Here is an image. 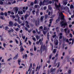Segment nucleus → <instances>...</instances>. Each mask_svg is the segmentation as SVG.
Wrapping results in <instances>:
<instances>
[{"instance_id":"c9c22d12","label":"nucleus","mask_w":74,"mask_h":74,"mask_svg":"<svg viewBox=\"0 0 74 74\" xmlns=\"http://www.w3.org/2000/svg\"><path fill=\"white\" fill-rule=\"evenodd\" d=\"M35 25L36 26H38V25L37 24V21H35Z\"/></svg>"},{"instance_id":"8fccbe9b","label":"nucleus","mask_w":74,"mask_h":74,"mask_svg":"<svg viewBox=\"0 0 74 74\" xmlns=\"http://www.w3.org/2000/svg\"><path fill=\"white\" fill-rule=\"evenodd\" d=\"M0 19H3V20H4V18H3V16H1L0 17Z\"/></svg>"},{"instance_id":"72a5a7b5","label":"nucleus","mask_w":74,"mask_h":74,"mask_svg":"<svg viewBox=\"0 0 74 74\" xmlns=\"http://www.w3.org/2000/svg\"><path fill=\"white\" fill-rule=\"evenodd\" d=\"M56 49H54L53 50V53H56Z\"/></svg>"},{"instance_id":"c85d7f7f","label":"nucleus","mask_w":74,"mask_h":74,"mask_svg":"<svg viewBox=\"0 0 74 74\" xmlns=\"http://www.w3.org/2000/svg\"><path fill=\"white\" fill-rule=\"evenodd\" d=\"M34 50L35 51H36V50H37V48H36V47L35 46H34Z\"/></svg>"},{"instance_id":"a211bd4d","label":"nucleus","mask_w":74,"mask_h":74,"mask_svg":"<svg viewBox=\"0 0 74 74\" xmlns=\"http://www.w3.org/2000/svg\"><path fill=\"white\" fill-rule=\"evenodd\" d=\"M49 33H47V40H49Z\"/></svg>"},{"instance_id":"864d4df0","label":"nucleus","mask_w":74,"mask_h":74,"mask_svg":"<svg viewBox=\"0 0 74 74\" xmlns=\"http://www.w3.org/2000/svg\"><path fill=\"white\" fill-rule=\"evenodd\" d=\"M60 30H61V32H63V31H64L63 29L62 28H61Z\"/></svg>"},{"instance_id":"2f4dec72","label":"nucleus","mask_w":74,"mask_h":74,"mask_svg":"<svg viewBox=\"0 0 74 74\" xmlns=\"http://www.w3.org/2000/svg\"><path fill=\"white\" fill-rule=\"evenodd\" d=\"M43 29V27L42 26H41L39 27V30H40V29Z\"/></svg>"},{"instance_id":"4468645a","label":"nucleus","mask_w":74,"mask_h":74,"mask_svg":"<svg viewBox=\"0 0 74 74\" xmlns=\"http://www.w3.org/2000/svg\"><path fill=\"white\" fill-rule=\"evenodd\" d=\"M20 48L21 51H24V49H23V47L22 46H21L20 47Z\"/></svg>"},{"instance_id":"ddd939ff","label":"nucleus","mask_w":74,"mask_h":74,"mask_svg":"<svg viewBox=\"0 0 74 74\" xmlns=\"http://www.w3.org/2000/svg\"><path fill=\"white\" fill-rule=\"evenodd\" d=\"M67 3L68 2L66 0H64L63 1V4H64V5H66V4H67Z\"/></svg>"},{"instance_id":"4c0bfd02","label":"nucleus","mask_w":74,"mask_h":74,"mask_svg":"<svg viewBox=\"0 0 74 74\" xmlns=\"http://www.w3.org/2000/svg\"><path fill=\"white\" fill-rule=\"evenodd\" d=\"M26 26L27 27H28V28H30V27L29 26V24H26Z\"/></svg>"},{"instance_id":"2eb2a0df","label":"nucleus","mask_w":74,"mask_h":74,"mask_svg":"<svg viewBox=\"0 0 74 74\" xmlns=\"http://www.w3.org/2000/svg\"><path fill=\"white\" fill-rule=\"evenodd\" d=\"M18 14H19L20 15H22L23 13L22 11H18Z\"/></svg>"},{"instance_id":"c03bdc74","label":"nucleus","mask_w":74,"mask_h":74,"mask_svg":"<svg viewBox=\"0 0 74 74\" xmlns=\"http://www.w3.org/2000/svg\"><path fill=\"white\" fill-rule=\"evenodd\" d=\"M5 16H7V12H5L4 13Z\"/></svg>"},{"instance_id":"39448f33","label":"nucleus","mask_w":74,"mask_h":74,"mask_svg":"<svg viewBox=\"0 0 74 74\" xmlns=\"http://www.w3.org/2000/svg\"><path fill=\"white\" fill-rule=\"evenodd\" d=\"M55 7H56L57 8H60V3H59V5H57L56 3H55Z\"/></svg>"},{"instance_id":"de8ad7c7","label":"nucleus","mask_w":74,"mask_h":74,"mask_svg":"<svg viewBox=\"0 0 74 74\" xmlns=\"http://www.w3.org/2000/svg\"><path fill=\"white\" fill-rule=\"evenodd\" d=\"M30 5H31V6H33V5H34V3H33V2H31V3Z\"/></svg>"},{"instance_id":"9b49d317","label":"nucleus","mask_w":74,"mask_h":74,"mask_svg":"<svg viewBox=\"0 0 74 74\" xmlns=\"http://www.w3.org/2000/svg\"><path fill=\"white\" fill-rule=\"evenodd\" d=\"M14 8L15 10V14H16L17 12H18V8L16 7Z\"/></svg>"},{"instance_id":"412c9836","label":"nucleus","mask_w":74,"mask_h":74,"mask_svg":"<svg viewBox=\"0 0 74 74\" xmlns=\"http://www.w3.org/2000/svg\"><path fill=\"white\" fill-rule=\"evenodd\" d=\"M5 30H8V29H9V28H8V26H6L5 27Z\"/></svg>"},{"instance_id":"774afa93","label":"nucleus","mask_w":74,"mask_h":74,"mask_svg":"<svg viewBox=\"0 0 74 74\" xmlns=\"http://www.w3.org/2000/svg\"><path fill=\"white\" fill-rule=\"evenodd\" d=\"M34 70L32 71V74H34Z\"/></svg>"},{"instance_id":"a878e982","label":"nucleus","mask_w":74,"mask_h":74,"mask_svg":"<svg viewBox=\"0 0 74 74\" xmlns=\"http://www.w3.org/2000/svg\"><path fill=\"white\" fill-rule=\"evenodd\" d=\"M48 8L49 10H52V8L51 7L50 5H49L48 6Z\"/></svg>"},{"instance_id":"393cba45","label":"nucleus","mask_w":74,"mask_h":74,"mask_svg":"<svg viewBox=\"0 0 74 74\" xmlns=\"http://www.w3.org/2000/svg\"><path fill=\"white\" fill-rule=\"evenodd\" d=\"M18 25V24L16 23H15L14 24L13 26H14L16 27V26Z\"/></svg>"},{"instance_id":"49530a36","label":"nucleus","mask_w":74,"mask_h":74,"mask_svg":"<svg viewBox=\"0 0 74 74\" xmlns=\"http://www.w3.org/2000/svg\"><path fill=\"white\" fill-rule=\"evenodd\" d=\"M60 66V62H58V65H57V67H59Z\"/></svg>"},{"instance_id":"ea45409f","label":"nucleus","mask_w":74,"mask_h":74,"mask_svg":"<svg viewBox=\"0 0 74 74\" xmlns=\"http://www.w3.org/2000/svg\"><path fill=\"white\" fill-rule=\"evenodd\" d=\"M69 36L70 37H71V38H72L73 37V35L71 33H70L69 34Z\"/></svg>"},{"instance_id":"423d86ee","label":"nucleus","mask_w":74,"mask_h":74,"mask_svg":"<svg viewBox=\"0 0 74 74\" xmlns=\"http://www.w3.org/2000/svg\"><path fill=\"white\" fill-rule=\"evenodd\" d=\"M61 15H63V16L61 17V20H63L64 21L65 20V19H64V15H63V13L62 12H61Z\"/></svg>"},{"instance_id":"cd10ccee","label":"nucleus","mask_w":74,"mask_h":74,"mask_svg":"<svg viewBox=\"0 0 74 74\" xmlns=\"http://www.w3.org/2000/svg\"><path fill=\"white\" fill-rule=\"evenodd\" d=\"M10 17H11V18H15V16L14 15H11L10 16Z\"/></svg>"},{"instance_id":"7c9ffc66","label":"nucleus","mask_w":74,"mask_h":74,"mask_svg":"<svg viewBox=\"0 0 74 74\" xmlns=\"http://www.w3.org/2000/svg\"><path fill=\"white\" fill-rule=\"evenodd\" d=\"M15 30L16 32H18V31H19V28H16L15 29Z\"/></svg>"},{"instance_id":"58836bf2","label":"nucleus","mask_w":74,"mask_h":74,"mask_svg":"<svg viewBox=\"0 0 74 74\" xmlns=\"http://www.w3.org/2000/svg\"><path fill=\"white\" fill-rule=\"evenodd\" d=\"M36 39H37V40H38V39H39V37L38 36V35L36 36Z\"/></svg>"},{"instance_id":"f3484780","label":"nucleus","mask_w":74,"mask_h":74,"mask_svg":"<svg viewBox=\"0 0 74 74\" xmlns=\"http://www.w3.org/2000/svg\"><path fill=\"white\" fill-rule=\"evenodd\" d=\"M54 1L55 2H57V3H58V0H52V2L53 3V4L54 3Z\"/></svg>"},{"instance_id":"7ed1b4c3","label":"nucleus","mask_w":74,"mask_h":74,"mask_svg":"<svg viewBox=\"0 0 74 74\" xmlns=\"http://www.w3.org/2000/svg\"><path fill=\"white\" fill-rule=\"evenodd\" d=\"M48 1H49L48 0H44L43 1V3L42 1H40L39 3V5L40 6H41L42 5H44V3H46V2H48Z\"/></svg>"},{"instance_id":"0e129e2a","label":"nucleus","mask_w":74,"mask_h":74,"mask_svg":"<svg viewBox=\"0 0 74 74\" xmlns=\"http://www.w3.org/2000/svg\"><path fill=\"white\" fill-rule=\"evenodd\" d=\"M8 15H10V14H10V13H11V12L10 11H8Z\"/></svg>"},{"instance_id":"052dcab7","label":"nucleus","mask_w":74,"mask_h":74,"mask_svg":"<svg viewBox=\"0 0 74 74\" xmlns=\"http://www.w3.org/2000/svg\"><path fill=\"white\" fill-rule=\"evenodd\" d=\"M25 37H26V36H23L22 38L23 40H25Z\"/></svg>"},{"instance_id":"bb28decb","label":"nucleus","mask_w":74,"mask_h":74,"mask_svg":"<svg viewBox=\"0 0 74 74\" xmlns=\"http://www.w3.org/2000/svg\"><path fill=\"white\" fill-rule=\"evenodd\" d=\"M36 12V11L35 10H34L32 11V12L33 15H35V12Z\"/></svg>"},{"instance_id":"5fc2aeb1","label":"nucleus","mask_w":74,"mask_h":74,"mask_svg":"<svg viewBox=\"0 0 74 74\" xmlns=\"http://www.w3.org/2000/svg\"><path fill=\"white\" fill-rule=\"evenodd\" d=\"M43 34H46V32L43 31Z\"/></svg>"},{"instance_id":"e2e57ef3","label":"nucleus","mask_w":74,"mask_h":74,"mask_svg":"<svg viewBox=\"0 0 74 74\" xmlns=\"http://www.w3.org/2000/svg\"><path fill=\"white\" fill-rule=\"evenodd\" d=\"M36 31L35 30H33L32 31V33H34V34H35V33H36Z\"/></svg>"},{"instance_id":"3c124183","label":"nucleus","mask_w":74,"mask_h":74,"mask_svg":"<svg viewBox=\"0 0 74 74\" xmlns=\"http://www.w3.org/2000/svg\"><path fill=\"white\" fill-rule=\"evenodd\" d=\"M20 62H21V61L18 60V64L19 65H20Z\"/></svg>"},{"instance_id":"a18cd8bd","label":"nucleus","mask_w":74,"mask_h":74,"mask_svg":"<svg viewBox=\"0 0 74 74\" xmlns=\"http://www.w3.org/2000/svg\"><path fill=\"white\" fill-rule=\"evenodd\" d=\"M25 59H26V58L27 57V54H25Z\"/></svg>"},{"instance_id":"5701e85b","label":"nucleus","mask_w":74,"mask_h":74,"mask_svg":"<svg viewBox=\"0 0 74 74\" xmlns=\"http://www.w3.org/2000/svg\"><path fill=\"white\" fill-rule=\"evenodd\" d=\"M74 8V6L73 5H71L70 6V8H71V9L73 8Z\"/></svg>"},{"instance_id":"79ce46f5","label":"nucleus","mask_w":74,"mask_h":74,"mask_svg":"<svg viewBox=\"0 0 74 74\" xmlns=\"http://www.w3.org/2000/svg\"><path fill=\"white\" fill-rule=\"evenodd\" d=\"M56 36V34H55L54 35L52 36V37L53 38H54Z\"/></svg>"},{"instance_id":"dca6fc26","label":"nucleus","mask_w":74,"mask_h":74,"mask_svg":"<svg viewBox=\"0 0 74 74\" xmlns=\"http://www.w3.org/2000/svg\"><path fill=\"white\" fill-rule=\"evenodd\" d=\"M53 21V19H50L49 20V23H50V24H51V23H52V21Z\"/></svg>"},{"instance_id":"680f3d73","label":"nucleus","mask_w":74,"mask_h":74,"mask_svg":"<svg viewBox=\"0 0 74 74\" xmlns=\"http://www.w3.org/2000/svg\"><path fill=\"white\" fill-rule=\"evenodd\" d=\"M47 8V7L46 6H45L43 8V9L44 10H46V9Z\"/></svg>"},{"instance_id":"13d9d810","label":"nucleus","mask_w":74,"mask_h":74,"mask_svg":"<svg viewBox=\"0 0 74 74\" xmlns=\"http://www.w3.org/2000/svg\"><path fill=\"white\" fill-rule=\"evenodd\" d=\"M28 42L30 45H31V44H32V42L30 41L29 40Z\"/></svg>"},{"instance_id":"a19ab883","label":"nucleus","mask_w":74,"mask_h":74,"mask_svg":"<svg viewBox=\"0 0 74 74\" xmlns=\"http://www.w3.org/2000/svg\"><path fill=\"white\" fill-rule=\"evenodd\" d=\"M44 30H47V27H45L44 28Z\"/></svg>"},{"instance_id":"338daca9","label":"nucleus","mask_w":74,"mask_h":74,"mask_svg":"<svg viewBox=\"0 0 74 74\" xmlns=\"http://www.w3.org/2000/svg\"><path fill=\"white\" fill-rule=\"evenodd\" d=\"M74 40L73 39L72 40V44L73 45V44H74Z\"/></svg>"},{"instance_id":"9d476101","label":"nucleus","mask_w":74,"mask_h":74,"mask_svg":"<svg viewBox=\"0 0 74 74\" xmlns=\"http://www.w3.org/2000/svg\"><path fill=\"white\" fill-rule=\"evenodd\" d=\"M18 53H17L16 55L13 58L14 60H15L17 59H18Z\"/></svg>"},{"instance_id":"603ef678","label":"nucleus","mask_w":74,"mask_h":74,"mask_svg":"<svg viewBox=\"0 0 74 74\" xmlns=\"http://www.w3.org/2000/svg\"><path fill=\"white\" fill-rule=\"evenodd\" d=\"M39 43L40 42H39V41H37L36 42V44H37V45H38Z\"/></svg>"},{"instance_id":"6e6d98bb","label":"nucleus","mask_w":74,"mask_h":74,"mask_svg":"<svg viewBox=\"0 0 74 74\" xmlns=\"http://www.w3.org/2000/svg\"><path fill=\"white\" fill-rule=\"evenodd\" d=\"M37 0H35L34 2V4H37Z\"/></svg>"},{"instance_id":"09e8293b","label":"nucleus","mask_w":74,"mask_h":74,"mask_svg":"<svg viewBox=\"0 0 74 74\" xmlns=\"http://www.w3.org/2000/svg\"><path fill=\"white\" fill-rule=\"evenodd\" d=\"M16 18H19V15H18V14L16 15Z\"/></svg>"},{"instance_id":"0eeeda50","label":"nucleus","mask_w":74,"mask_h":74,"mask_svg":"<svg viewBox=\"0 0 74 74\" xmlns=\"http://www.w3.org/2000/svg\"><path fill=\"white\" fill-rule=\"evenodd\" d=\"M9 24L10 26H13L14 23L13 22H12V21H10L9 22Z\"/></svg>"},{"instance_id":"b1692460","label":"nucleus","mask_w":74,"mask_h":74,"mask_svg":"<svg viewBox=\"0 0 74 74\" xmlns=\"http://www.w3.org/2000/svg\"><path fill=\"white\" fill-rule=\"evenodd\" d=\"M0 4H1V5L3 4V2L1 0H0Z\"/></svg>"},{"instance_id":"f257e3e1","label":"nucleus","mask_w":74,"mask_h":74,"mask_svg":"<svg viewBox=\"0 0 74 74\" xmlns=\"http://www.w3.org/2000/svg\"><path fill=\"white\" fill-rule=\"evenodd\" d=\"M60 24L61 26L64 27L63 28H65L66 26H68L67 23V22H64L63 21L61 22Z\"/></svg>"},{"instance_id":"c756f323","label":"nucleus","mask_w":74,"mask_h":74,"mask_svg":"<svg viewBox=\"0 0 74 74\" xmlns=\"http://www.w3.org/2000/svg\"><path fill=\"white\" fill-rule=\"evenodd\" d=\"M71 71L70 70H69L68 71V74H71Z\"/></svg>"},{"instance_id":"6e6552de","label":"nucleus","mask_w":74,"mask_h":74,"mask_svg":"<svg viewBox=\"0 0 74 74\" xmlns=\"http://www.w3.org/2000/svg\"><path fill=\"white\" fill-rule=\"evenodd\" d=\"M53 67L51 68L50 69V72L51 73H52L53 72V71H55L56 70V69L55 68H54V69Z\"/></svg>"},{"instance_id":"69168bd1","label":"nucleus","mask_w":74,"mask_h":74,"mask_svg":"<svg viewBox=\"0 0 74 74\" xmlns=\"http://www.w3.org/2000/svg\"><path fill=\"white\" fill-rule=\"evenodd\" d=\"M62 36H60L59 37V39H62Z\"/></svg>"},{"instance_id":"aec40b11","label":"nucleus","mask_w":74,"mask_h":74,"mask_svg":"<svg viewBox=\"0 0 74 74\" xmlns=\"http://www.w3.org/2000/svg\"><path fill=\"white\" fill-rule=\"evenodd\" d=\"M29 15H28V14H26L25 16V18L26 19H27V16H28Z\"/></svg>"},{"instance_id":"6ab92c4d","label":"nucleus","mask_w":74,"mask_h":74,"mask_svg":"<svg viewBox=\"0 0 74 74\" xmlns=\"http://www.w3.org/2000/svg\"><path fill=\"white\" fill-rule=\"evenodd\" d=\"M44 16H42L41 17L40 20L41 21H43V19H44Z\"/></svg>"},{"instance_id":"4d7b16f0","label":"nucleus","mask_w":74,"mask_h":74,"mask_svg":"<svg viewBox=\"0 0 74 74\" xmlns=\"http://www.w3.org/2000/svg\"><path fill=\"white\" fill-rule=\"evenodd\" d=\"M0 14L1 15H4V13L2 12L0 13Z\"/></svg>"},{"instance_id":"1a4fd4ad","label":"nucleus","mask_w":74,"mask_h":74,"mask_svg":"<svg viewBox=\"0 0 74 74\" xmlns=\"http://www.w3.org/2000/svg\"><path fill=\"white\" fill-rule=\"evenodd\" d=\"M20 18V17H18L17 19V22H18L19 24H21V23H22V21H20L19 20Z\"/></svg>"},{"instance_id":"e433bc0d","label":"nucleus","mask_w":74,"mask_h":74,"mask_svg":"<svg viewBox=\"0 0 74 74\" xmlns=\"http://www.w3.org/2000/svg\"><path fill=\"white\" fill-rule=\"evenodd\" d=\"M15 42H16V44H18V40H17L16 39H15Z\"/></svg>"},{"instance_id":"f704fd0d","label":"nucleus","mask_w":74,"mask_h":74,"mask_svg":"<svg viewBox=\"0 0 74 74\" xmlns=\"http://www.w3.org/2000/svg\"><path fill=\"white\" fill-rule=\"evenodd\" d=\"M48 15L47 14H45V19H47V18H48Z\"/></svg>"},{"instance_id":"4be33fe9","label":"nucleus","mask_w":74,"mask_h":74,"mask_svg":"<svg viewBox=\"0 0 74 74\" xmlns=\"http://www.w3.org/2000/svg\"><path fill=\"white\" fill-rule=\"evenodd\" d=\"M55 45H58V40H57L56 42H55Z\"/></svg>"},{"instance_id":"f8f14e48","label":"nucleus","mask_w":74,"mask_h":74,"mask_svg":"<svg viewBox=\"0 0 74 74\" xmlns=\"http://www.w3.org/2000/svg\"><path fill=\"white\" fill-rule=\"evenodd\" d=\"M36 16H38L39 14V9H37V11L36 12Z\"/></svg>"},{"instance_id":"37998d69","label":"nucleus","mask_w":74,"mask_h":74,"mask_svg":"<svg viewBox=\"0 0 74 74\" xmlns=\"http://www.w3.org/2000/svg\"><path fill=\"white\" fill-rule=\"evenodd\" d=\"M58 28H59V27H56V32H59V30L58 29Z\"/></svg>"},{"instance_id":"473e14b6","label":"nucleus","mask_w":74,"mask_h":74,"mask_svg":"<svg viewBox=\"0 0 74 74\" xmlns=\"http://www.w3.org/2000/svg\"><path fill=\"white\" fill-rule=\"evenodd\" d=\"M1 68V63L0 62V73H1V72H2V71H2V69H0Z\"/></svg>"},{"instance_id":"bf43d9fd","label":"nucleus","mask_w":74,"mask_h":74,"mask_svg":"<svg viewBox=\"0 0 74 74\" xmlns=\"http://www.w3.org/2000/svg\"><path fill=\"white\" fill-rule=\"evenodd\" d=\"M51 58H52V55H50L49 56V59H51Z\"/></svg>"},{"instance_id":"20e7f679","label":"nucleus","mask_w":74,"mask_h":74,"mask_svg":"<svg viewBox=\"0 0 74 74\" xmlns=\"http://www.w3.org/2000/svg\"><path fill=\"white\" fill-rule=\"evenodd\" d=\"M64 32L65 33L66 36H68L70 32V30L69 29L67 30V28H65L64 29Z\"/></svg>"},{"instance_id":"f03ea898","label":"nucleus","mask_w":74,"mask_h":74,"mask_svg":"<svg viewBox=\"0 0 74 74\" xmlns=\"http://www.w3.org/2000/svg\"><path fill=\"white\" fill-rule=\"evenodd\" d=\"M42 49H43V51H45V50L46 51H47V47H45V45H43V46H41V48H40V55H42Z\"/></svg>"}]
</instances>
